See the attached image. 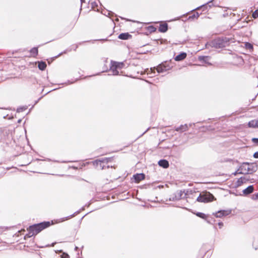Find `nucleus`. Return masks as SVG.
<instances>
[{
    "label": "nucleus",
    "mask_w": 258,
    "mask_h": 258,
    "mask_svg": "<svg viewBox=\"0 0 258 258\" xmlns=\"http://www.w3.org/2000/svg\"><path fill=\"white\" fill-rule=\"evenodd\" d=\"M257 170V166L255 164L243 163L234 173L236 175L237 174H251Z\"/></svg>",
    "instance_id": "f257e3e1"
},
{
    "label": "nucleus",
    "mask_w": 258,
    "mask_h": 258,
    "mask_svg": "<svg viewBox=\"0 0 258 258\" xmlns=\"http://www.w3.org/2000/svg\"><path fill=\"white\" fill-rule=\"evenodd\" d=\"M50 225V224L49 222H44L30 226L29 228V232L27 235L28 237H30L33 235H36L44 229L49 227Z\"/></svg>",
    "instance_id": "f03ea898"
},
{
    "label": "nucleus",
    "mask_w": 258,
    "mask_h": 258,
    "mask_svg": "<svg viewBox=\"0 0 258 258\" xmlns=\"http://www.w3.org/2000/svg\"><path fill=\"white\" fill-rule=\"evenodd\" d=\"M124 67L123 62L116 61H111V66L110 71L112 73L113 75H118L122 73L121 70Z\"/></svg>",
    "instance_id": "7ed1b4c3"
},
{
    "label": "nucleus",
    "mask_w": 258,
    "mask_h": 258,
    "mask_svg": "<svg viewBox=\"0 0 258 258\" xmlns=\"http://www.w3.org/2000/svg\"><path fill=\"white\" fill-rule=\"evenodd\" d=\"M214 199V196L209 192L201 194L198 197L197 200L199 202L208 203L211 202Z\"/></svg>",
    "instance_id": "20e7f679"
},
{
    "label": "nucleus",
    "mask_w": 258,
    "mask_h": 258,
    "mask_svg": "<svg viewBox=\"0 0 258 258\" xmlns=\"http://www.w3.org/2000/svg\"><path fill=\"white\" fill-rule=\"evenodd\" d=\"M170 69L171 67L169 65V63L165 62L158 65L156 69L158 73H161L169 70Z\"/></svg>",
    "instance_id": "39448f33"
},
{
    "label": "nucleus",
    "mask_w": 258,
    "mask_h": 258,
    "mask_svg": "<svg viewBox=\"0 0 258 258\" xmlns=\"http://www.w3.org/2000/svg\"><path fill=\"white\" fill-rule=\"evenodd\" d=\"M231 213L230 210H222L219 211L215 213V216L218 218H221L223 216L228 215Z\"/></svg>",
    "instance_id": "423d86ee"
},
{
    "label": "nucleus",
    "mask_w": 258,
    "mask_h": 258,
    "mask_svg": "<svg viewBox=\"0 0 258 258\" xmlns=\"http://www.w3.org/2000/svg\"><path fill=\"white\" fill-rule=\"evenodd\" d=\"M134 177L135 180L137 182H139L141 180H143L145 178V174H144L143 173H140V174H136V175H135L134 176Z\"/></svg>",
    "instance_id": "0eeeda50"
},
{
    "label": "nucleus",
    "mask_w": 258,
    "mask_h": 258,
    "mask_svg": "<svg viewBox=\"0 0 258 258\" xmlns=\"http://www.w3.org/2000/svg\"><path fill=\"white\" fill-rule=\"evenodd\" d=\"M132 36L128 33H124L119 34L118 38L122 40H127L131 38Z\"/></svg>",
    "instance_id": "6e6552de"
},
{
    "label": "nucleus",
    "mask_w": 258,
    "mask_h": 258,
    "mask_svg": "<svg viewBox=\"0 0 258 258\" xmlns=\"http://www.w3.org/2000/svg\"><path fill=\"white\" fill-rule=\"evenodd\" d=\"M186 56V53L185 52H182L179 54L177 55L174 58L176 61H180L184 59Z\"/></svg>",
    "instance_id": "1a4fd4ad"
},
{
    "label": "nucleus",
    "mask_w": 258,
    "mask_h": 258,
    "mask_svg": "<svg viewBox=\"0 0 258 258\" xmlns=\"http://www.w3.org/2000/svg\"><path fill=\"white\" fill-rule=\"evenodd\" d=\"M248 125L249 127H258V118L249 121Z\"/></svg>",
    "instance_id": "9d476101"
},
{
    "label": "nucleus",
    "mask_w": 258,
    "mask_h": 258,
    "mask_svg": "<svg viewBox=\"0 0 258 258\" xmlns=\"http://www.w3.org/2000/svg\"><path fill=\"white\" fill-rule=\"evenodd\" d=\"M159 31L164 33L168 30V25L166 23L160 25L159 27Z\"/></svg>",
    "instance_id": "9b49d317"
},
{
    "label": "nucleus",
    "mask_w": 258,
    "mask_h": 258,
    "mask_svg": "<svg viewBox=\"0 0 258 258\" xmlns=\"http://www.w3.org/2000/svg\"><path fill=\"white\" fill-rule=\"evenodd\" d=\"M188 129V126H187V124H184V125H181L179 127H177L175 128V131H177V132H185L186 131H187Z\"/></svg>",
    "instance_id": "f8f14e48"
},
{
    "label": "nucleus",
    "mask_w": 258,
    "mask_h": 258,
    "mask_svg": "<svg viewBox=\"0 0 258 258\" xmlns=\"http://www.w3.org/2000/svg\"><path fill=\"white\" fill-rule=\"evenodd\" d=\"M158 164L160 166L163 168H167L169 166L168 162L165 160H161L158 162Z\"/></svg>",
    "instance_id": "ddd939ff"
},
{
    "label": "nucleus",
    "mask_w": 258,
    "mask_h": 258,
    "mask_svg": "<svg viewBox=\"0 0 258 258\" xmlns=\"http://www.w3.org/2000/svg\"><path fill=\"white\" fill-rule=\"evenodd\" d=\"M253 187L252 185H250L248 186L246 188L244 189L243 190V193L244 195H248L249 194H251L253 192Z\"/></svg>",
    "instance_id": "4468645a"
},
{
    "label": "nucleus",
    "mask_w": 258,
    "mask_h": 258,
    "mask_svg": "<svg viewBox=\"0 0 258 258\" xmlns=\"http://www.w3.org/2000/svg\"><path fill=\"white\" fill-rule=\"evenodd\" d=\"M38 68L40 70L43 71L46 67V64L44 62H39Z\"/></svg>",
    "instance_id": "2eb2a0df"
},
{
    "label": "nucleus",
    "mask_w": 258,
    "mask_h": 258,
    "mask_svg": "<svg viewBox=\"0 0 258 258\" xmlns=\"http://www.w3.org/2000/svg\"><path fill=\"white\" fill-rule=\"evenodd\" d=\"M243 179H244V178H241V177L239 178L237 181V186L241 185L244 182V181H243Z\"/></svg>",
    "instance_id": "dca6fc26"
},
{
    "label": "nucleus",
    "mask_w": 258,
    "mask_h": 258,
    "mask_svg": "<svg viewBox=\"0 0 258 258\" xmlns=\"http://www.w3.org/2000/svg\"><path fill=\"white\" fill-rule=\"evenodd\" d=\"M176 194H177V195L176 196V199H180L181 198V197L183 195V192H182V191L180 190V191H177Z\"/></svg>",
    "instance_id": "f3484780"
},
{
    "label": "nucleus",
    "mask_w": 258,
    "mask_h": 258,
    "mask_svg": "<svg viewBox=\"0 0 258 258\" xmlns=\"http://www.w3.org/2000/svg\"><path fill=\"white\" fill-rule=\"evenodd\" d=\"M245 47L246 49H252L253 48V46L249 43L246 42L245 43Z\"/></svg>",
    "instance_id": "a211bd4d"
},
{
    "label": "nucleus",
    "mask_w": 258,
    "mask_h": 258,
    "mask_svg": "<svg viewBox=\"0 0 258 258\" xmlns=\"http://www.w3.org/2000/svg\"><path fill=\"white\" fill-rule=\"evenodd\" d=\"M31 52L32 54H33L34 55H36L38 53V49L36 48H33L31 49Z\"/></svg>",
    "instance_id": "6ab92c4d"
},
{
    "label": "nucleus",
    "mask_w": 258,
    "mask_h": 258,
    "mask_svg": "<svg viewBox=\"0 0 258 258\" xmlns=\"http://www.w3.org/2000/svg\"><path fill=\"white\" fill-rule=\"evenodd\" d=\"M252 17L254 18H258V9L255 10L252 14Z\"/></svg>",
    "instance_id": "aec40b11"
},
{
    "label": "nucleus",
    "mask_w": 258,
    "mask_h": 258,
    "mask_svg": "<svg viewBox=\"0 0 258 258\" xmlns=\"http://www.w3.org/2000/svg\"><path fill=\"white\" fill-rule=\"evenodd\" d=\"M198 217H201L202 218H205L206 217L205 215L202 213H198L196 214Z\"/></svg>",
    "instance_id": "412c9836"
},
{
    "label": "nucleus",
    "mask_w": 258,
    "mask_h": 258,
    "mask_svg": "<svg viewBox=\"0 0 258 258\" xmlns=\"http://www.w3.org/2000/svg\"><path fill=\"white\" fill-rule=\"evenodd\" d=\"M61 258H70V257L68 254L63 253L61 255Z\"/></svg>",
    "instance_id": "4be33fe9"
},
{
    "label": "nucleus",
    "mask_w": 258,
    "mask_h": 258,
    "mask_svg": "<svg viewBox=\"0 0 258 258\" xmlns=\"http://www.w3.org/2000/svg\"><path fill=\"white\" fill-rule=\"evenodd\" d=\"M200 59L201 60H203L204 61H206L207 60H208L209 59H208V57L207 56H203V57H200Z\"/></svg>",
    "instance_id": "5701e85b"
},
{
    "label": "nucleus",
    "mask_w": 258,
    "mask_h": 258,
    "mask_svg": "<svg viewBox=\"0 0 258 258\" xmlns=\"http://www.w3.org/2000/svg\"><path fill=\"white\" fill-rule=\"evenodd\" d=\"M252 141L253 143L258 144V138H252Z\"/></svg>",
    "instance_id": "b1692460"
},
{
    "label": "nucleus",
    "mask_w": 258,
    "mask_h": 258,
    "mask_svg": "<svg viewBox=\"0 0 258 258\" xmlns=\"http://www.w3.org/2000/svg\"><path fill=\"white\" fill-rule=\"evenodd\" d=\"M69 219H70V217H64V218H61V220L59 221V222L64 221L66 220H68Z\"/></svg>",
    "instance_id": "393cba45"
},
{
    "label": "nucleus",
    "mask_w": 258,
    "mask_h": 258,
    "mask_svg": "<svg viewBox=\"0 0 258 258\" xmlns=\"http://www.w3.org/2000/svg\"><path fill=\"white\" fill-rule=\"evenodd\" d=\"M241 178H244V179H243V181H244V183H245L246 181H247L249 180V178H248L247 176L241 177Z\"/></svg>",
    "instance_id": "a878e982"
},
{
    "label": "nucleus",
    "mask_w": 258,
    "mask_h": 258,
    "mask_svg": "<svg viewBox=\"0 0 258 258\" xmlns=\"http://www.w3.org/2000/svg\"><path fill=\"white\" fill-rule=\"evenodd\" d=\"M253 157H254L255 158H258V152H255V153L253 154Z\"/></svg>",
    "instance_id": "bb28decb"
},
{
    "label": "nucleus",
    "mask_w": 258,
    "mask_h": 258,
    "mask_svg": "<svg viewBox=\"0 0 258 258\" xmlns=\"http://www.w3.org/2000/svg\"><path fill=\"white\" fill-rule=\"evenodd\" d=\"M218 226L220 228H221L222 226H223V223L222 222H219L218 223Z\"/></svg>",
    "instance_id": "cd10ccee"
},
{
    "label": "nucleus",
    "mask_w": 258,
    "mask_h": 258,
    "mask_svg": "<svg viewBox=\"0 0 258 258\" xmlns=\"http://www.w3.org/2000/svg\"><path fill=\"white\" fill-rule=\"evenodd\" d=\"M155 68H154L153 69L151 68V69H150V71H151V72H154V71H155Z\"/></svg>",
    "instance_id": "c85d7f7f"
},
{
    "label": "nucleus",
    "mask_w": 258,
    "mask_h": 258,
    "mask_svg": "<svg viewBox=\"0 0 258 258\" xmlns=\"http://www.w3.org/2000/svg\"><path fill=\"white\" fill-rule=\"evenodd\" d=\"M22 110H23V108H18L17 109L18 112H20V111H22Z\"/></svg>",
    "instance_id": "c756f323"
},
{
    "label": "nucleus",
    "mask_w": 258,
    "mask_h": 258,
    "mask_svg": "<svg viewBox=\"0 0 258 258\" xmlns=\"http://www.w3.org/2000/svg\"><path fill=\"white\" fill-rule=\"evenodd\" d=\"M194 17L198 18L199 17V14L197 13L196 15H194Z\"/></svg>",
    "instance_id": "7c9ffc66"
},
{
    "label": "nucleus",
    "mask_w": 258,
    "mask_h": 258,
    "mask_svg": "<svg viewBox=\"0 0 258 258\" xmlns=\"http://www.w3.org/2000/svg\"><path fill=\"white\" fill-rule=\"evenodd\" d=\"M255 199H258V193L255 195Z\"/></svg>",
    "instance_id": "2f4dec72"
}]
</instances>
